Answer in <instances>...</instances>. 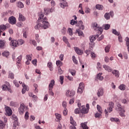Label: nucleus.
I'll use <instances>...</instances> for the list:
<instances>
[{"instance_id": "obj_35", "label": "nucleus", "mask_w": 129, "mask_h": 129, "mask_svg": "<svg viewBox=\"0 0 129 129\" xmlns=\"http://www.w3.org/2000/svg\"><path fill=\"white\" fill-rule=\"evenodd\" d=\"M114 35H116L118 36V41L119 42H120L121 43L122 42V37H121V36L119 35V33H114Z\"/></svg>"}, {"instance_id": "obj_56", "label": "nucleus", "mask_w": 129, "mask_h": 129, "mask_svg": "<svg viewBox=\"0 0 129 129\" xmlns=\"http://www.w3.org/2000/svg\"><path fill=\"white\" fill-rule=\"evenodd\" d=\"M109 49H110V46L109 45H107L105 48V51L106 53H108L109 52Z\"/></svg>"}, {"instance_id": "obj_21", "label": "nucleus", "mask_w": 129, "mask_h": 129, "mask_svg": "<svg viewBox=\"0 0 129 129\" xmlns=\"http://www.w3.org/2000/svg\"><path fill=\"white\" fill-rule=\"evenodd\" d=\"M109 106L107 108V110L108 112H111L112 111V108H113V106H114V103L112 102H110L109 104Z\"/></svg>"}, {"instance_id": "obj_42", "label": "nucleus", "mask_w": 129, "mask_h": 129, "mask_svg": "<svg viewBox=\"0 0 129 129\" xmlns=\"http://www.w3.org/2000/svg\"><path fill=\"white\" fill-rule=\"evenodd\" d=\"M97 109L100 113H102V108L99 105H97Z\"/></svg>"}, {"instance_id": "obj_53", "label": "nucleus", "mask_w": 129, "mask_h": 129, "mask_svg": "<svg viewBox=\"0 0 129 129\" xmlns=\"http://www.w3.org/2000/svg\"><path fill=\"white\" fill-rule=\"evenodd\" d=\"M9 77V78H11V79H14L15 75L12 73H10Z\"/></svg>"}, {"instance_id": "obj_24", "label": "nucleus", "mask_w": 129, "mask_h": 129, "mask_svg": "<svg viewBox=\"0 0 129 129\" xmlns=\"http://www.w3.org/2000/svg\"><path fill=\"white\" fill-rule=\"evenodd\" d=\"M103 68H104L105 70H106V71H108V72H111V71H112L111 68H110L108 66L103 65Z\"/></svg>"}, {"instance_id": "obj_34", "label": "nucleus", "mask_w": 129, "mask_h": 129, "mask_svg": "<svg viewBox=\"0 0 129 129\" xmlns=\"http://www.w3.org/2000/svg\"><path fill=\"white\" fill-rule=\"evenodd\" d=\"M2 55L4 57H6V58H8V56L10 55V52L8 51H4L3 52Z\"/></svg>"}, {"instance_id": "obj_31", "label": "nucleus", "mask_w": 129, "mask_h": 129, "mask_svg": "<svg viewBox=\"0 0 129 129\" xmlns=\"http://www.w3.org/2000/svg\"><path fill=\"white\" fill-rule=\"evenodd\" d=\"M103 28H104V30H106V31H107V30H109V28H110V25L109 24H104L103 25Z\"/></svg>"}, {"instance_id": "obj_15", "label": "nucleus", "mask_w": 129, "mask_h": 129, "mask_svg": "<svg viewBox=\"0 0 129 129\" xmlns=\"http://www.w3.org/2000/svg\"><path fill=\"white\" fill-rule=\"evenodd\" d=\"M9 22L11 25H16V23L17 22V20L15 17L12 16L9 18Z\"/></svg>"}, {"instance_id": "obj_2", "label": "nucleus", "mask_w": 129, "mask_h": 129, "mask_svg": "<svg viewBox=\"0 0 129 129\" xmlns=\"http://www.w3.org/2000/svg\"><path fill=\"white\" fill-rule=\"evenodd\" d=\"M54 85H55V80H52L48 86V93L49 95L53 96L54 93L53 92V88H54Z\"/></svg>"}, {"instance_id": "obj_6", "label": "nucleus", "mask_w": 129, "mask_h": 129, "mask_svg": "<svg viewBox=\"0 0 129 129\" xmlns=\"http://www.w3.org/2000/svg\"><path fill=\"white\" fill-rule=\"evenodd\" d=\"M116 110L118 111H120L119 113V115H120V116H125V115H124L125 111L123 109H122V108H121V105L118 104L117 105Z\"/></svg>"}, {"instance_id": "obj_13", "label": "nucleus", "mask_w": 129, "mask_h": 129, "mask_svg": "<svg viewBox=\"0 0 129 129\" xmlns=\"http://www.w3.org/2000/svg\"><path fill=\"white\" fill-rule=\"evenodd\" d=\"M89 44H90L89 49H87L85 51V53L87 54V56H88V55L90 54L91 51L93 50V46H94V44L92 43H90Z\"/></svg>"}, {"instance_id": "obj_52", "label": "nucleus", "mask_w": 129, "mask_h": 129, "mask_svg": "<svg viewBox=\"0 0 129 129\" xmlns=\"http://www.w3.org/2000/svg\"><path fill=\"white\" fill-rule=\"evenodd\" d=\"M70 73H71L72 76H75V75H76V71L74 70H71Z\"/></svg>"}, {"instance_id": "obj_8", "label": "nucleus", "mask_w": 129, "mask_h": 129, "mask_svg": "<svg viewBox=\"0 0 129 129\" xmlns=\"http://www.w3.org/2000/svg\"><path fill=\"white\" fill-rule=\"evenodd\" d=\"M84 90V84L83 83H80L77 91L78 93L81 94V93H83Z\"/></svg>"}, {"instance_id": "obj_61", "label": "nucleus", "mask_w": 129, "mask_h": 129, "mask_svg": "<svg viewBox=\"0 0 129 129\" xmlns=\"http://www.w3.org/2000/svg\"><path fill=\"white\" fill-rule=\"evenodd\" d=\"M62 105L64 108H66L67 107V103L66 101H63L62 103Z\"/></svg>"}, {"instance_id": "obj_55", "label": "nucleus", "mask_w": 129, "mask_h": 129, "mask_svg": "<svg viewBox=\"0 0 129 129\" xmlns=\"http://www.w3.org/2000/svg\"><path fill=\"white\" fill-rule=\"evenodd\" d=\"M73 61L75 64H78V61L76 60V58L75 57V56H73L72 57Z\"/></svg>"}, {"instance_id": "obj_39", "label": "nucleus", "mask_w": 129, "mask_h": 129, "mask_svg": "<svg viewBox=\"0 0 129 129\" xmlns=\"http://www.w3.org/2000/svg\"><path fill=\"white\" fill-rule=\"evenodd\" d=\"M91 57L93 60H95V58L97 57L96 54L94 53V52H91Z\"/></svg>"}, {"instance_id": "obj_17", "label": "nucleus", "mask_w": 129, "mask_h": 129, "mask_svg": "<svg viewBox=\"0 0 129 129\" xmlns=\"http://www.w3.org/2000/svg\"><path fill=\"white\" fill-rule=\"evenodd\" d=\"M104 93V91H103V88H100L97 92V94L98 96V97H100V96H103V94Z\"/></svg>"}, {"instance_id": "obj_60", "label": "nucleus", "mask_w": 129, "mask_h": 129, "mask_svg": "<svg viewBox=\"0 0 129 129\" xmlns=\"http://www.w3.org/2000/svg\"><path fill=\"white\" fill-rule=\"evenodd\" d=\"M125 40L126 41V44L127 47H129V38H128V37H126Z\"/></svg>"}, {"instance_id": "obj_4", "label": "nucleus", "mask_w": 129, "mask_h": 129, "mask_svg": "<svg viewBox=\"0 0 129 129\" xmlns=\"http://www.w3.org/2000/svg\"><path fill=\"white\" fill-rule=\"evenodd\" d=\"M81 113L86 114L89 112V104H87L85 106H83L82 108L80 110Z\"/></svg>"}, {"instance_id": "obj_59", "label": "nucleus", "mask_w": 129, "mask_h": 129, "mask_svg": "<svg viewBox=\"0 0 129 129\" xmlns=\"http://www.w3.org/2000/svg\"><path fill=\"white\" fill-rule=\"evenodd\" d=\"M75 113H76V114H79V113H80V109H79V108H77L75 110Z\"/></svg>"}, {"instance_id": "obj_18", "label": "nucleus", "mask_w": 129, "mask_h": 129, "mask_svg": "<svg viewBox=\"0 0 129 129\" xmlns=\"http://www.w3.org/2000/svg\"><path fill=\"white\" fill-rule=\"evenodd\" d=\"M74 49L76 53H77V54H78V55H82V54H83V50H81L79 47H74Z\"/></svg>"}, {"instance_id": "obj_28", "label": "nucleus", "mask_w": 129, "mask_h": 129, "mask_svg": "<svg viewBox=\"0 0 129 129\" xmlns=\"http://www.w3.org/2000/svg\"><path fill=\"white\" fill-rule=\"evenodd\" d=\"M102 75V73H100L97 76V79L100 80L101 81L103 80V77L101 76Z\"/></svg>"}, {"instance_id": "obj_29", "label": "nucleus", "mask_w": 129, "mask_h": 129, "mask_svg": "<svg viewBox=\"0 0 129 129\" xmlns=\"http://www.w3.org/2000/svg\"><path fill=\"white\" fill-rule=\"evenodd\" d=\"M112 74L115 75L116 77H119V73L118 72V71L115 70L112 71Z\"/></svg>"}, {"instance_id": "obj_54", "label": "nucleus", "mask_w": 129, "mask_h": 129, "mask_svg": "<svg viewBox=\"0 0 129 129\" xmlns=\"http://www.w3.org/2000/svg\"><path fill=\"white\" fill-rule=\"evenodd\" d=\"M81 126L83 129H88V127H87V125L85 123H82Z\"/></svg>"}, {"instance_id": "obj_3", "label": "nucleus", "mask_w": 129, "mask_h": 129, "mask_svg": "<svg viewBox=\"0 0 129 129\" xmlns=\"http://www.w3.org/2000/svg\"><path fill=\"white\" fill-rule=\"evenodd\" d=\"M77 27H79V29H77L76 31V33H83V32L81 31L80 30H84L85 27L83 25V22L82 20L79 21V22L77 24Z\"/></svg>"}, {"instance_id": "obj_37", "label": "nucleus", "mask_w": 129, "mask_h": 129, "mask_svg": "<svg viewBox=\"0 0 129 129\" xmlns=\"http://www.w3.org/2000/svg\"><path fill=\"white\" fill-rule=\"evenodd\" d=\"M95 31L96 32H97V31H98V32H100V33H102L103 32V26L102 27L98 26L97 29Z\"/></svg>"}, {"instance_id": "obj_45", "label": "nucleus", "mask_w": 129, "mask_h": 129, "mask_svg": "<svg viewBox=\"0 0 129 129\" xmlns=\"http://www.w3.org/2000/svg\"><path fill=\"white\" fill-rule=\"evenodd\" d=\"M18 7L20 9H23V8H24V4H23V3L19 2L18 3Z\"/></svg>"}, {"instance_id": "obj_58", "label": "nucleus", "mask_w": 129, "mask_h": 129, "mask_svg": "<svg viewBox=\"0 0 129 129\" xmlns=\"http://www.w3.org/2000/svg\"><path fill=\"white\" fill-rule=\"evenodd\" d=\"M63 115L66 116L67 115L68 113V111H67V108H64V109L63 111Z\"/></svg>"}, {"instance_id": "obj_63", "label": "nucleus", "mask_w": 129, "mask_h": 129, "mask_svg": "<svg viewBox=\"0 0 129 129\" xmlns=\"http://www.w3.org/2000/svg\"><path fill=\"white\" fill-rule=\"evenodd\" d=\"M104 61L106 63H108L109 62V58L108 56H106L104 58Z\"/></svg>"}, {"instance_id": "obj_44", "label": "nucleus", "mask_w": 129, "mask_h": 129, "mask_svg": "<svg viewBox=\"0 0 129 129\" xmlns=\"http://www.w3.org/2000/svg\"><path fill=\"white\" fill-rule=\"evenodd\" d=\"M29 43L30 44H32V45H33V46H37V42H36V41L35 40H33L32 39L30 40Z\"/></svg>"}, {"instance_id": "obj_16", "label": "nucleus", "mask_w": 129, "mask_h": 129, "mask_svg": "<svg viewBox=\"0 0 129 129\" xmlns=\"http://www.w3.org/2000/svg\"><path fill=\"white\" fill-rule=\"evenodd\" d=\"M60 2H61V3H60V7L62 8V9H65L66 7L68 6V4H67V2H66V0H59Z\"/></svg>"}, {"instance_id": "obj_49", "label": "nucleus", "mask_w": 129, "mask_h": 129, "mask_svg": "<svg viewBox=\"0 0 129 129\" xmlns=\"http://www.w3.org/2000/svg\"><path fill=\"white\" fill-rule=\"evenodd\" d=\"M13 83H14V84H15V85L16 87H20V85L18 83V81H17L16 80H14L13 81Z\"/></svg>"}, {"instance_id": "obj_47", "label": "nucleus", "mask_w": 129, "mask_h": 129, "mask_svg": "<svg viewBox=\"0 0 129 129\" xmlns=\"http://www.w3.org/2000/svg\"><path fill=\"white\" fill-rule=\"evenodd\" d=\"M49 9L48 8H44V14L45 15H46L47 16L48 14H49Z\"/></svg>"}, {"instance_id": "obj_50", "label": "nucleus", "mask_w": 129, "mask_h": 129, "mask_svg": "<svg viewBox=\"0 0 129 129\" xmlns=\"http://www.w3.org/2000/svg\"><path fill=\"white\" fill-rule=\"evenodd\" d=\"M59 79H60V84H63V82H64V77L63 76H60L59 77Z\"/></svg>"}, {"instance_id": "obj_10", "label": "nucleus", "mask_w": 129, "mask_h": 129, "mask_svg": "<svg viewBox=\"0 0 129 129\" xmlns=\"http://www.w3.org/2000/svg\"><path fill=\"white\" fill-rule=\"evenodd\" d=\"M19 82L20 84H22V86L23 87L22 90V94H25V93H26V91H29V88L27 87V86L25 85V83H22L21 81H19Z\"/></svg>"}, {"instance_id": "obj_33", "label": "nucleus", "mask_w": 129, "mask_h": 129, "mask_svg": "<svg viewBox=\"0 0 129 129\" xmlns=\"http://www.w3.org/2000/svg\"><path fill=\"white\" fill-rule=\"evenodd\" d=\"M5 127H6V124L3 121L0 120V129H4Z\"/></svg>"}, {"instance_id": "obj_48", "label": "nucleus", "mask_w": 129, "mask_h": 129, "mask_svg": "<svg viewBox=\"0 0 129 129\" xmlns=\"http://www.w3.org/2000/svg\"><path fill=\"white\" fill-rule=\"evenodd\" d=\"M119 89L120 90H125V86L124 85H120L119 86Z\"/></svg>"}, {"instance_id": "obj_32", "label": "nucleus", "mask_w": 129, "mask_h": 129, "mask_svg": "<svg viewBox=\"0 0 129 129\" xmlns=\"http://www.w3.org/2000/svg\"><path fill=\"white\" fill-rule=\"evenodd\" d=\"M96 8L97 10H99V11H102V10H103V6L98 4L96 6Z\"/></svg>"}, {"instance_id": "obj_14", "label": "nucleus", "mask_w": 129, "mask_h": 129, "mask_svg": "<svg viewBox=\"0 0 129 129\" xmlns=\"http://www.w3.org/2000/svg\"><path fill=\"white\" fill-rule=\"evenodd\" d=\"M10 45L13 47H19V44L18 43L17 40L13 39L10 42Z\"/></svg>"}, {"instance_id": "obj_30", "label": "nucleus", "mask_w": 129, "mask_h": 129, "mask_svg": "<svg viewBox=\"0 0 129 129\" xmlns=\"http://www.w3.org/2000/svg\"><path fill=\"white\" fill-rule=\"evenodd\" d=\"M20 124V123L16 120L15 121H14V124H13V127L14 128H16L17 126H19Z\"/></svg>"}, {"instance_id": "obj_64", "label": "nucleus", "mask_w": 129, "mask_h": 129, "mask_svg": "<svg viewBox=\"0 0 129 129\" xmlns=\"http://www.w3.org/2000/svg\"><path fill=\"white\" fill-rule=\"evenodd\" d=\"M62 40L63 41V42H64V43H68V39H67V38L66 37H63L62 38Z\"/></svg>"}, {"instance_id": "obj_9", "label": "nucleus", "mask_w": 129, "mask_h": 129, "mask_svg": "<svg viewBox=\"0 0 129 129\" xmlns=\"http://www.w3.org/2000/svg\"><path fill=\"white\" fill-rule=\"evenodd\" d=\"M5 114L8 116H11V115L13 114V111L12 110V109H11V108H10L9 107H5Z\"/></svg>"}, {"instance_id": "obj_12", "label": "nucleus", "mask_w": 129, "mask_h": 129, "mask_svg": "<svg viewBox=\"0 0 129 129\" xmlns=\"http://www.w3.org/2000/svg\"><path fill=\"white\" fill-rule=\"evenodd\" d=\"M110 16L112 18L113 17V11H111L109 13H105L104 15V18L106 20H109L110 19Z\"/></svg>"}, {"instance_id": "obj_41", "label": "nucleus", "mask_w": 129, "mask_h": 129, "mask_svg": "<svg viewBox=\"0 0 129 129\" xmlns=\"http://www.w3.org/2000/svg\"><path fill=\"white\" fill-rule=\"evenodd\" d=\"M56 64L57 66H58V67H61L63 65V62L60 60H57L56 62Z\"/></svg>"}, {"instance_id": "obj_7", "label": "nucleus", "mask_w": 129, "mask_h": 129, "mask_svg": "<svg viewBox=\"0 0 129 129\" xmlns=\"http://www.w3.org/2000/svg\"><path fill=\"white\" fill-rule=\"evenodd\" d=\"M27 109V106L25 105V104H21L19 108V112L20 114H23L25 112V110Z\"/></svg>"}, {"instance_id": "obj_23", "label": "nucleus", "mask_w": 129, "mask_h": 129, "mask_svg": "<svg viewBox=\"0 0 129 129\" xmlns=\"http://www.w3.org/2000/svg\"><path fill=\"white\" fill-rule=\"evenodd\" d=\"M6 41L5 40H0V49H5Z\"/></svg>"}, {"instance_id": "obj_11", "label": "nucleus", "mask_w": 129, "mask_h": 129, "mask_svg": "<svg viewBox=\"0 0 129 129\" xmlns=\"http://www.w3.org/2000/svg\"><path fill=\"white\" fill-rule=\"evenodd\" d=\"M66 96H68V97H73V96H74L75 95V91L73 90H67L66 93Z\"/></svg>"}, {"instance_id": "obj_1", "label": "nucleus", "mask_w": 129, "mask_h": 129, "mask_svg": "<svg viewBox=\"0 0 129 129\" xmlns=\"http://www.w3.org/2000/svg\"><path fill=\"white\" fill-rule=\"evenodd\" d=\"M37 25L35 26L36 30H39V29H46L49 28V22L47 21V17L44 18V14L40 13L39 14V17L37 22Z\"/></svg>"}, {"instance_id": "obj_51", "label": "nucleus", "mask_w": 129, "mask_h": 129, "mask_svg": "<svg viewBox=\"0 0 129 129\" xmlns=\"http://www.w3.org/2000/svg\"><path fill=\"white\" fill-rule=\"evenodd\" d=\"M122 103H123L124 104H127V102H129L128 99H122L121 100Z\"/></svg>"}, {"instance_id": "obj_38", "label": "nucleus", "mask_w": 129, "mask_h": 129, "mask_svg": "<svg viewBox=\"0 0 129 129\" xmlns=\"http://www.w3.org/2000/svg\"><path fill=\"white\" fill-rule=\"evenodd\" d=\"M54 115L55 116L56 118H57L58 120H61V114L58 113H55L54 114Z\"/></svg>"}, {"instance_id": "obj_62", "label": "nucleus", "mask_w": 129, "mask_h": 129, "mask_svg": "<svg viewBox=\"0 0 129 129\" xmlns=\"http://www.w3.org/2000/svg\"><path fill=\"white\" fill-rule=\"evenodd\" d=\"M97 68L98 70H100V68H101V64H100V62H98L97 63Z\"/></svg>"}, {"instance_id": "obj_20", "label": "nucleus", "mask_w": 129, "mask_h": 129, "mask_svg": "<svg viewBox=\"0 0 129 129\" xmlns=\"http://www.w3.org/2000/svg\"><path fill=\"white\" fill-rule=\"evenodd\" d=\"M22 58H23V55H20L19 56L17 59H16V61H17V66H20V64H21V62L22 61Z\"/></svg>"}, {"instance_id": "obj_57", "label": "nucleus", "mask_w": 129, "mask_h": 129, "mask_svg": "<svg viewBox=\"0 0 129 129\" xmlns=\"http://www.w3.org/2000/svg\"><path fill=\"white\" fill-rule=\"evenodd\" d=\"M95 117H96V118H99V117H100L101 116V113L97 112L95 114Z\"/></svg>"}, {"instance_id": "obj_40", "label": "nucleus", "mask_w": 129, "mask_h": 129, "mask_svg": "<svg viewBox=\"0 0 129 129\" xmlns=\"http://www.w3.org/2000/svg\"><path fill=\"white\" fill-rule=\"evenodd\" d=\"M110 120H111V121H115L116 122H119V119L118 118L111 117Z\"/></svg>"}, {"instance_id": "obj_25", "label": "nucleus", "mask_w": 129, "mask_h": 129, "mask_svg": "<svg viewBox=\"0 0 129 129\" xmlns=\"http://www.w3.org/2000/svg\"><path fill=\"white\" fill-rule=\"evenodd\" d=\"M18 20L20 21V22H24V21L26 20V18L24 16H23V15L21 14V13H19V17Z\"/></svg>"}, {"instance_id": "obj_43", "label": "nucleus", "mask_w": 129, "mask_h": 129, "mask_svg": "<svg viewBox=\"0 0 129 129\" xmlns=\"http://www.w3.org/2000/svg\"><path fill=\"white\" fill-rule=\"evenodd\" d=\"M32 54L27 55L26 56V58L28 61H32Z\"/></svg>"}, {"instance_id": "obj_46", "label": "nucleus", "mask_w": 129, "mask_h": 129, "mask_svg": "<svg viewBox=\"0 0 129 129\" xmlns=\"http://www.w3.org/2000/svg\"><path fill=\"white\" fill-rule=\"evenodd\" d=\"M63 71L61 69V67H58V74L59 75L63 74Z\"/></svg>"}, {"instance_id": "obj_36", "label": "nucleus", "mask_w": 129, "mask_h": 129, "mask_svg": "<svg viewBox=\"0 0 129 129\" xmlns=\"http://www.w3.org/2000/svg\"><path fill=\"white\" fill-rule=\"evenodd\" d=\"M18 41V46H21V45H23V44L25 43V41L23 39H19Z\"/></svg>"}, {"instance_id": "obj_26", "label": "nucleus", "mask_w": 129, "mask_h": 129, "mask_svg": "<svg viewBox=\"0 0 129 129\" xmlns=\"http://www.w3.org/2000/svg\"><path fill=\"white\" fill-rule=\"evenodd\" d=\"M70 123H71L72 125H74V126H76L77 125L76 122L74 121L72 116L70 117Z\"/></svg>"}, {"instance_id": "obj_5", "label": "nucleus", "mask_w": 129, "mask_h": 129, "mask_svg": "<svg viewBox=\"0 0 129 129\" xmlns=\"http://www.w3.org/2000/svg\"><path fill=\"white\" fill-rule=\"evenodd\" d=\"M2 88L3 90H4V91H9V92H12V90L10 88V83L8 82H5V84L2 86Z\"/></svg>"}, {"instance_id": "obj_27", "label": "nucleus", "mask_w": 129, "mask_h": 129, "mask_svg": "<svg viewBox=\"0 0 129 129\" xmlns=\"http://www.w3.org/2000/svg\"><path fill=\"white\" fill-rule=\"evenodd\" d=\"M7 29L6 28V26L5 25H0V33H3L4 31H6Z\"/></svg>"}, {"instance_id": "obj_22", "label": "nucleus", "mask_w": 129, "mask_h": 129, "mask_svg": "<svg viewBox=\"0 0 129 129\" xmlns=\"http://www.w3.org/2000/svg\"><path fill=\"white\" fill-rule=\"evenodd\" d=\"M91 27L94 31H96L97 30V28L98 27V24L96 22L92 23L91 24Z\"/></svg>"}, {"instance_id": "obj_19", "label": "nucleus", "mask_w": 129, "mask_h": 129, "mask_svg": "<svg viewBox=\"0 0 129 129\" xmlns=\"http://www.w3.org/2000/svg\"><path fill=\"white\" fill-rule=\"evenodd\" d=\"M99 37V35L97 34L96 35H92L90 37V41L91 43H93L94 41L96 40V38H98Z\"/></svg>"}]
</instances>
